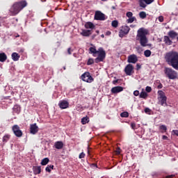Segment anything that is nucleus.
Segmentation results:
<instances>
[{
    "mask_svg": "<svg viewBox=\"0 0 178 178\" xmlns=\"http://www.w3.org/2000/svg\"><path fill=\"white\" fill-rule=\"evenodd\" d=\"M131 129H133V130H134L136 129V123L131 122Z\"/></svg>",
    "mask_w": 178,
    "mask_h": 178,
    "instance_id": "46",
    "label": "nucleus"
},
{
    "mask_svg": "<svg viewBox=\"0 0 178 178\" xmlns=\"http://www.w3.org/2000/svg\"><path fill=\"white\" fill-rule=\"evenodd\" d=\"M163 41L166 45H172L173 44V42H172V40H170V37L168 35H165L163 38Z\"/></svg>",
    "mask_w": 178,
    "mask_h": 178,
    "instance_id": "19",
    "label": "nucleus"
},
{
    "mask_svg": "<svg viewBox=\"0 0 178 178\" xmlns=\"http://www.w3.org/2000/svg\"><path fill=\"white\" fill-rule=\"evenodd\" d=\"M164 59L165 62L172 66L175 70H178V52L175 51H171L167 52L164 56Z\"/></svg>",
    "mask_w": 178,
    "mask_h": 178,
    "instance_id": "1",
    "label": "nucleus"
},
{
    "mask_svg": "<svg viewBox=\"0 0 178 178\" xmlns=\"http://www.w3.org/2000/svg\"><path fill=\"white\" fill-rule=\"evenodd\" d=\"M172 136H177L178 137V130L177 129L172 130Z\"/></svg>",
    "mask_w": 178,
    "mask_h": 178,
    "instance_id": "39",
    "label": "nucleus"
},
{
    "mask_svg": "<svg viewBox=\"0 0 178 178\" xmlns=\"http://www.w3.org/2000/svg\"><path fill=\"white\" fill-rule=\"evenodd\" d=\"M46 172L51 173V168H49V165H48L45 168Z\"/></svg>",
    "mask_w": 178,
    "mask_h": 178,
    "instance_id": "44",
    "label": "nucleus"
},
{
    "mask_svg": "<svg viewBox=\"0 0 178 178\" xmlns=\"http://www.w3.org/2000/svg\"><path fill=\"white\" fill-rule=\"evenodd\" d=\"M72 52H73V50L72 49V48H68L67 49V54L68 55H72Z\"/></svg>",
    "mask_w": 178,
    "mask_h": 178,
    "instance_id": "43",
    "label": "nucleus"
},
{
    "mask_svg": "<svg viewBox=\"0 0 178 178\" xmlns=\"http://www.w3.org/2000/svg\"><path fill=\"white\" fill-rule=\"evenodd\" d=\"M11 58H12L13 60H14V62H17V60H19V59H20V55H19V54H17L16 52H14L12 54Z\"/></svg>",
    "mask_w": 178,
    "mask_h": 178,
    "instance_id": "21",
    "label": "nucleus"
},
{
    "mask_svg": "<svg viewBox=\"0 0 178 178\" xmlns=\"http://www.w3.org/2000/svg\"><path fill=\"white\" fill-rule=\"evenodd\" d=\"M109 33V34H111V32H108Z\"/></svg>",
    "mask_w": 178,
    "mask_h": 178,
    "instance_id": "63",
    "label": "nucleus"
},
{
    "mask_svg": "<svg viewBox=\"0 0 178 178\" xmlns=\"http://www.w3.org/2000/svg\"><path fill=\"white\" fill-rule=\"evenodd\" d=\"M139 17L140 19H146L147 18V13H145V11H141L139 13Z\"/></svg>",
    "mask_w": 178,
    "mask_h": 178,
    "instance_id": "26",
    "label": "nucleus"
},
{
    "mask_svg": "<svg viewBox=\"0 0 178 178\" xmlns=\"http://www.w3.org/2000/svg\"><path fill=\"white\" fill-rule=\"evenodd\" d=\"M34 175H40L41 173V165H37L33 167Z\"/></svg>",
    "mask_w": 178,
    "mask_h": 178,
    "instance_id": "20",
    "label": "nucleus"
},
{
    "mask_svg": "<svg viewBox=\"0 0 178 178\" xmlns=\"http://www.w3.org/2000/svg\"><path fill=\"white\" fill-rule=\"evenodd\" d=\"M12 130L16 137H22L23 136V131L20 130V127H19V125L15 124L13 126Z\"/></svg>",
    "mask_w": 178,
    "mask_h": 178,
    "instance_id": "9",
    "label": "nucleus"
},
{
    "mask_svg": "<svg viewBox=\"0 0 178 178\" xmlns=\"http://www.w3.org/2000/svg\"><path fill=\"white\" fill-rule=\"evenodd\" d=\"M151 54L152 52L150 51V50H145L144 51V55L146 58H149V56H151Z\"/></svg>",
    "mask_w": 178,
    "mask_h": 178,
    "instance_id": "33",
    "label": "nucleus"
},
{
    "mask_svg": "<svg viewBox=\"0 0 178 178\" xmlns=\"http://www.w3.org/2000/svg\"><path fill=\"white\" fill-rule=\"evenodd\" d=\"M149 108H146L145 109V113H148V112H149Z\"/></svg>",
    "mask_w": 178,
    "mask_h": 178,
    "instance_id": "49",
    "label": "nucleus"
},
{
    "mask_svg": "<svg viewBox=\"0 0 178 178\" xmlns=\"http://www.w3.org/2000/svg\"><path fill=\"white\" fill-rule=\"evenodd\" d=\"M147 97H148V94L146 92H141L139 95V98H143V99H147Z\"/></svg>",
    "mask_w": 178,
    "mask_h": 178,
    "instance_id": "27",
    "label": "nucleus"
},
{
    "mask_svg": "<svg viewBox=\"0 0 178 178\" xmlns=\"http://www.w3.org/2000/svg\"><path fill=\"white\" fill-rule=\"evenodd\" d=\"M106 17H105V14L102 13V12L97 10L95 13V20H100L104 21L106 20Z\"/></svg>",
    "mask_w": 178,
    "mask_h": 178,
    "instance_id": "11",
    "label": "nucleus"
},
{
    "mask_svg": "<svg viewBox=\"0 0 178 178\" xmlns=\"http://www.w3.org/2000/svg\"><path fill=\"white\" fill-rule=\"evenodd\" d=\"M177 41H178V37H177Z\"/></svg>",
    "mask_w": 178,
    "mask_h": 178,
    "instance_id": "61",
    "label": "nucleus"
},
{
    "mask_svg": "<svg viewBox=\"0 0 178 178\" xmlns=\"http://www.w3.org/2000/svg\"><path fill=\"white\" fill-rule=\"evenodd\" d=\"M126 16L127 17H129V18L133 17V13L129 11L126 13Z\"/></svg>",
    "mask_w": 178,
    "mask_h": 178,
    "instance_id": "37",
    "label": "nucleus"
},
{
    "mask_svg": "<svg viewBox=\"0 0 178 178\" xmlns=\"http://www.w3.org/2000/svg\"><path fill=\"white\" fill-rule=\"evenodd\" d=\"M164 73L170 80H175V79H177V72L175 71V70L170 67H165L164 70Z\"/></svg>",
    "mask_w": 178,
    "mask_h": 178,
    "instance_id": "6",
    "label": "nucleus"
},
{
    "mask_svg": "<svg viewBox=\"0 0 178 178\" xmlns=\"http://www.w3.org/2000/svg\"><path fill=\"white\" fill-rule=\"evenodd\" d=\"M159 21L162 23L163 22V16L161 15L159 17Z\"/></svg>",
    "mask_w": 178,
    "mask_h": 178,
    "instance_id": "45",
    "label": "nucleus"
},
{
    "mask_svg": "<svg viewBox=\"0 0 178 178\" xmlns=\"http://www.w3.org/2000/svg\"><path fill=\"white\" fill-rule=\"evenodd\" d=\"M118 80H115L113 81V84H116V83H118Z\"/></svg>",
    "mask_w": 178,
    "mask_h": 178,
    "instance_id": "54",
    "label": "nucleus"
},
{
    "mask_svg": "<svg viewBox=\"0 0 178 178\" xmlns=\"http://www.w3.org/2000/svg\"><path fill=\"white\" fill-rule=\"evenodd\" d=\"M102 38H105V35L102 34L101 35Z\"/></svg>",
    "mask_w": 178,
    "mask_h": 178,
    "instance_id": "55",
    "label": "nucleus"
},
{
    "mask_svg": "<svg viewBox=\"0 0 178 178\" xmlns=\"http://www.w3.org/2000/svg\"><path fill=\"white\" fill-rule=\"evenodd\" d=\"M64 70H66V67H63Z\"/></svg>",
    "mask_w": 178,
    "mask_h": 178,
    "instance_id": "58",
    "label": "nucleus"
},
{
    "mask_svg": "<svg viewBox=\"0 0 178 178\" xmlns=\"http://www.w3.org/2000/svg\"><path fill=\"white\" fill-rule=\"evenodd\" d=\"M159 130H161V133H166L168 131V127H166V125L162 124L159 127Z\"/></svg>",
    "mask_w": 178,
    "mask_h": 178,
    "instance_id": "29",
    "label": "nucleus"
},
{
    "mask_svg": "<svg viewBox=\"0 0 178 178\" xmlns=\"http://www.w3.org/2000/svg\"><path fill=\"white\" fill-rule=\"evenodd\" d=\"M27 6V1H21L18 2H15L10 8V12L14 16L17 15L20 10L24 9Z\"/></svg>",
    "mask_w": 178,
    "mask_h": 178,
    "instance_id": "4",
    "label": "nucleus"
},
{
    "mask_svg": "<svg viewBox=\"0 0 178 178\" xmlns=\"http://www.w3.org/2000/svg\"><path fill=\"white\" fill-rule=\"evenodd\" d=\"M89 51L91 54H93V56H97V57L95 59V63H99V62H104L105 60V58H106V52L105 50H104V48L99 47L98 50L94 47H90Z\"/></svg>",
    "mask_w": 178,
    "mask_h": 178,
    "instance_id": "2",
    "label": "nucleus"
},
{
    "mask_svg": "<svg viewBox=\"0 0 178 178\" xmlns=\"http://www.w3.org/2000/svg\"><path fill=\"white\" fill-rule=\"evenodd\" d=\"M112 27H114V29H116L118 26H119V22L118 20H113L111 22Z\"/></svg>",
    "mask_w": 178,
    "mask_h": 178,
    "instance_id": "31",
    "label": "nucleus"
},
{
    "mask_svg": "<svg viewBox=\"0 0 178 178\" xmlns=\"http://www.w3.org/2000/svg\"><path fill=\"white\" fill-rule=\"evenodd\" d=\"M112 94H118V92H122L123 91V87L122 86H115L111 90Z\"/></svg>",
    "mask_w": 178,
    "mask_h": 178,
    "instance_id": "16",
    "label": "nucleus"
},
{
    "mask_svg": "<svg viewBox=\"0 0 178 178\" xmlns=\"http://www.w3.org/2000/svg\"><path fill=\"white\" fill-rule=\"evenodd\" d=\"M134 95H135V97H138L140 95V91L138 90H135L134 92Z\"/></svg>",
    "mask_w": 178,
    "mask_h": 178,
    "instance_id": "42",
    "label": "nucleus"
},
{
    "mask_svg": "<svg viewBox=\"0 0 178 178\" xmlns=\"http://www.w3.org/2000/svg\"><path fill=\"white\" fill-rule=\"evenodd\" d=\"M88 154L90 155V146L88 147Z\"/></svg>",
    "mask_w": 178,
    "mask_h": 178,
    "instance_id": "53",
    "label": "nucleus"
},
{
    "mask_svg": "<svg viewBox=\"0 0 178 178\" xmlns=\"http://www.w3.org/2000/svg\"><path fill=\"white\" fill-rule=\"evenodd\" d=\"M54 147L55 148H56V149H62V148H63V142L62 141L56 142L54 144Z\"/></svg>",
    "mask_w": 178,
    "mask_h": 178,
    "instance_id": "22",
    "label": "nucleus"
},
{
    "mask_svg": "<svg viewBox=\"0 0 178 178\" xmlns=\"http://www.w3.org/2000/svg\"><path fill=\"white\" fill-rule=\"evenodd\" d=\"M88 122H90V118L86 116V117H83L82 119H81V123L82 124H87V123H88Z\"/></svg>",
    "mask_w": 178,
    "mask_h": 178,
    "instance_id": "28",
    "label": "nucleus"
},
{
    "mask_svg": "<svg viewBox=\"0 0 178 178\" xmlns=\"http://www.w3.org/2000/svg\"><path fill=\"white\" fill-rule=\"evenodd\" d=\"M162 139H163V140H168V136L163 135V136H162Z\"/></svg>",
    "mask_w": 178,
    "mask_h": 178,
    "instance_id": "50",
    "label": "nucleus"
},
{
    "mask_svg": "<svg viewBox=\"0 0 178 178\" xmlns=\"http://www.w3.org/2000/svg\"><path fill=\"white\" fill-rule=\"evenodd\" d=\"M138 61V58H137V56L135 54H131L128 56L127 62L128 63H137Z\"/></svg>",
    "mask_w": 178,
    "mask_h": 178,
    "instance_id": "13",
    "label": "nucleus"
},
{
    "mask_svg": "<svg viewBox=\"0 0 178 178\" xmlns=\"http://www.w3.org/2000/svg\"><path fill=\"white\" fill-rule=\"evenodd\" d=\"M92 165H93V166H95V167L97 168V164L93 163Z\"/></svg>",
    "mask_w": 178,
    "mask_h": 178,
    "instance_id": "57",
    "label": "nucleus"
},
{
    "mask_svg": "<svg viewBox=\"0 0 178 178\" xmlns=\"http://www.w3.org/2000/svg\"><path fill=\"white\" fill-rule=\"evenodd\" d=\"M135 20H137V19L136 18V17H131L130 18H129L127 20V23H133L134 22H135Z\"/></svg>",
    "mask_w": 178,
    "mask_h": 178,
    "instance_id": "34",
    "label": "nucleus"
},
{
    "mask_svg": "<svg viewBox=\"0 0 178 178\" xmlns=\"http://www.w3.org/2000/svg\"><path fill=\"white\" fill-rule=\"evenodd\" d=\"M13 109V112H15V113H20V111H21L20 106L15 104Z\"/></svg>",
    "mask_w": 178,
    "mask_h": 178,
    "instance_id": "25",
    "label": "nucleus"
},
{
    "mask_svg": "<svg viewBox=\"0 0 178 178\" xmlns=\"http://www.w3.org/2000/svg\"><path fill=\"white\" fill-rule=\"evenodd\" d=\"M8 59V56L5 53H0V62H6Z\"/></svg>",
    "mask_w": 178,
    "mask_h": 178,
    "instance_id": "24",
    "label": "nucleus"
},
{
    "mask_svg": "<svg viewBox=\"0 0 178 178\" xmlns=\"http://www.w3.org/2000/svg\"><path fill=\"white\" fill-rule=\"evenodd\" d=\"M16 37H20V35H16Z\"/></svg>",
    "mask_w": 178,
    "mask_h": 178,
    "instance_id": "59",
    "label": "nucleus"
},
{
    "mask_svg": "<svg viewBox=\"0 0 178 178\" xmlns=\"http://www.w3.org/2000/svg\"><path fill=\"white\" fill-rule=\"evenodd\" d=\"M134 67L133 66V65L128 64L125 67L124 72L125 74H127V76H131V74L134 73Z\"/></svg>",
    "mask_w": 178,
    "mask_h": 178,
    "instance_id": "10",
    "label": "nucleus"
},
{
    "mask_svg": "<svg viewBox=\"0 0 178 178\" xmlns=\"http://www.w3.org/2000/svg\"><path fill=\"white\" fill-rule=\"evenodd\" d=\"M58 106L60 109H67V108H69V102L66 100H62L58 104Z\"/></svg>",
    "mask_w": 178,
    "mask_h": 178,
    "instance_id": "15",
    "label": "nucleus"
},
{
    "mask_svg": "<svg viewBox=\"0 0 178 178\" xmlns=\"http://www.w3.org/2000/svg\"><path fill=\"white\" fill-rule=\"evenodd\" d=\"M88 66H90V65H94V58H89L87 62Z\"/></svg>",
    "mask_w": 178,
    "mask_h": 178,
    "instance_id": "36",
    "label": "nucleus"
},
{
    "mask_svg": "<svg viewBox=\"0 0 178 178\" xmlns=\"http://www.w3.org/2000/svg\"><path fill=\"white\" fill-rule=\"evenodd\" d=\"M158 95V104L161 105V106H168V97L165 92L162 90H159Z\"/></svg>",
    "mask_w": 178,
    "mask_h": 178,
    "instance_id": "5",
    "label": "nucleus"
},
{
    "mask_svg": "<svg viewBox=\"0 0 178 178\" xmlns=\"http://www.w3.org/2000/svg\"><path fill=\"white\" fill-rule=\"evenodd\" d=\"M96 33H97V34H99V31L97 30V31H96Z\"/></svg>",
    "mask_w": 178,
    "mask_h": 178,
    "instance_id": "56",
    "label": "nucleus"
},
{
    "mask_svg": "<svg viewBox=\"0 0 178 178\" xmlns=\"http://www.w3.org/2000/svg\"><path fill=\"white\" fill-rule=\"evenodd\" d=\"M145 91L147 92H151L152 91V88H151V86H147L145 88Z\"/></svg>",
    "mask_w": 178,
    "mask_h": 178,
    "instance_id": "38",
    "label": "nucleus"
},
{
    "mask_svg": "<svg viewBox=\"0 0 178 178\" xmlns=\"http://www.w3.org/2000/svg\"><path fill=\"white\" fill-rule=\"evenodd\" d=\"M85 28L94 30V29H95V25H94L91 22H88L85 24Z\"/></svg>",
    "mask_w": 178,
    "mask_h": 178,
    "instance_id": "23",
    "label": "nucleus"
},
{
    "mask_svg": "<svg viewBox=\"0 0 178 178\" xmlns=\"http://www.w3.org/2000/svg\"><path fill=\"white\" fill-rule=\"evenodd\" d=\"M154 1L155 0H140L139 1V6L140 8H147V5H151Z\"/></svg>",
    "mask_w": 178,
    "mask_h": 178,
    "instance_id": "12",
    "label": "nucleus"
},
{
    "mask_svg": "<svg viewBox=\"0 0 178 178\" xmlns=\"http://www.w3.org/2000/svg\"><path fill=\"white\" fill-rule=\"evenodd\" d=\"M157 88H159V90H161V88H163V85H162V83H159Z\"/></svg>",
    "mask_w": 178,
    "mask_h": 178,
    "instance_id": "48",
    "label": "nucleus"
},
{
    "mask_svg": "<svg viewBox=\"0 0 178 178\" xmlns=\"http://www.w3.org/2000/svg\"><path fill=\"white\" fill-rule=\"evenodd\" d=\"M115 153L116 154V155H120V147H117Z\"/></svg>",
    "mask_w": 178,
    "mask_h": 178,
    "instance_id": "41",
    "label": "nucleus"
},
{
    "mask_svg": "<svg viewBox=\"0 0 178 178\" xmlns=\"http://www.w3.org/2000/svg\"><path fill=\"white\" fill-rule=\"evenodd\" d=\"M92 34V32L91 30L83 29L82 32L81 33V35H83V37H90Z\"/></svg>",
    "mask_w": 178,
    "mask_h": 178,
    "instance_id": "17",
    "label": "nucleus"
},
{
    "mask_svg": "<svg viewBox=\"0 0 178 178\" xmlns=\"http://www.w3.org/2000/svg\"><path fill=\"white\" fill-rule=\"evenodd\" d=\"M85 157H86V154H84V152H81L79 156V159H83V158H85Z\"/></svg>",
    "mask_w": 178,
    "mask_h": 178,
    "instance_id": "40",
    "label": "nucleus"
},
{
    "mask_svg": "<svg viewBox=\"0 0 178 178\" xmlns=\"http://www.w3.org/2000/svg\"><path fill=\"white\" fill-rule=\"evenodd\" d=\"M168 35L171 38V40H175L177 37L178 33L175 31H170L168 33Z\"/></svg>",
    "mask_w": 178,
    "mask_h": 178,
    "instance_id": "18",
    "label": "nucleus"
},
{
    "mask_svg": "<svg viewBox=\"0 0 178 178\" xmlns=\"http://www.w3.org/2000/svg\"><path fill=\"white\" fill-rule=\"evenodd\" d=\"M81 79L83 81H86V83H92L94 81V78L88 72H86L81 75Z\"/></svg>",
    "mask_w": 178,
    "mask_h": 178,
    "instance_id": "7",
    "label": "nucleus"
},
{
    "mask_svg": "<svg viewBox=\"0 0 178 178\" xmlns=\"http://www.w3.org/2000/svg\"><path fill=\"white\" fill-rule=\"evenodd\" d=\"M147 34H148V31L144 28H140L138 30L136 40L139 41L141 47H147V44H148Z\"/></svg>",
    "mask_w": 178,
    "mask_h": 178,
    "instance_id": "3",
    "label": "nucleus"
},
{
    "mask_svg": "<svg viewBox=\"0 0 178 178\" xmlns=\"http://www.w3.org/2000/svg\"><path fill=\"white\" fill-rule=\"evenodd\" d=\"M30 133L31 134H37L38 133V126H37L36 123L31 124Z\"/></svg>",
    "mask_w": 178,
    "mask_h": 178,
    "instance_id": "14",
    "label": "nucleus"
},
{
    "mask_svg": "<svg viewBox=\"0 0 178 178\" xmlns=\"http://www.w3.org/2000/svg\"><path fill=\"white\" fill-rule=\"evenodd\" d=\"M129 31L130 27H129V26H122V29L119 32V37H120V38H123L125 35H127V34H129Z\"/></svg>",
    "mask_w": 178,
    "mask_h": 178,
    "instance_id": "8",
    "label": "nucleus"
},
{
    "mask_svg": "<svg viewBox=\"0 0 178 178\" xmlns=\"http://www.w3.org/2000/svg\"><path fill=\"white\" fill-rule=\"evenodd\" d=\"M48 162H49V159L48 158H44L41 161V165L42 166H45V165H48Z\"/></svg>",
    "mask_w": 178,
    "mask_h": 178,
    "instance_id": "30",
    "label": "nucleus"
},
{
    "mask_svg": "<svg viewBox=\"0 0 178 178\" xmlns=\"http://www.w3.org/2000/svg\"><path fill=\"white\" fill-rule=\"evenodd\" d=\"M49 168L50 169H52V170H54V165H49Z\"/></svg>",
    "mask_w": 178,
    "mask_h": 178,
    "instance_id": "52",
    "label": "nucleus"
},
{
    "mask_svg": "<svg viewBox=\"0 0 178 178\" xmlns=\"http://www.w3.org/2000/svg\"><path fill=\"white\" fill-rule=\"evenodd\" d=\"M10 138V135H5L3 137V143H8L9 141V139Z\"/></svg>",
    "mask_w": 178,
    "mask_h": 178,
    "instance_id": "32",
    "label": "nucleus"
},
{
    "mask_svg": "<svg viewBox=\"0 0 178 178\" xmlns=\"http://www.w3.org/2000/svg\"><path fill=\"white\" fill-rule=\"evenodd\" d=\"M175 175H168L166 177V178H172V177H174Z\"/></svg>",
    "mask_w": 178,
    "mask_h": 178,
    "instance_id": "51",
    "label": "nucleus"
},
{
    "mask_svg": "<svg viewBox=\"0 0 178 178\" xmlns=\"http://www.w3.org/2000/svg\"><path fill=\"white\" fill-rule=\"evenodd\" d=\"M102 1H106V0H102Z\"/></svg>",
    "mask_w": 178,
    "mask_h": 178,
    "instance_id": "62",
    "label": "nucleus"
},
{
    "mask_svg": "<svg viewBox=\"0 0 178 178\" xmlns=\"http://www.w3.org/2000/svg\"><path fill=\"white\" fill-rule=\"evenodd\" d=\"M141 69V65L138 63L136 64V70H140Z\"/></svg>",
    "mask_w": 178,
    "mask_h": 178,
    "instance_id": "47",
    "label": "nucleus"
},
{
    "mask_svg": "<svg viewBox=\"0 0 178 178\" xmlns=\"http://www.w3.org/2000/svg\"><path fill=\"white\" fill-rule=\"evenodd\" d=\"M121 118H129V112L127 111H124L120 113Z\"/></svg>",
    "mask_w": 178,
    "mask_h": 178,
    "instance_id": "35",
    "label": "nucleus"
},
{
    "mask_svg": "<svg viewBox=\"0 0 178 178\" xmlns=\"http://www.w3.org/2000/svg\"><path fill=\"white\" fill-rule=\"evenodd\" d=\"M140 1H141V0H138V2L140 3Z\"/></svg>",
    "mask_w": 178,
    "mask_h": 178,
    "instance_id": "60",
    "label": "nucleus"
}]
</instances>
